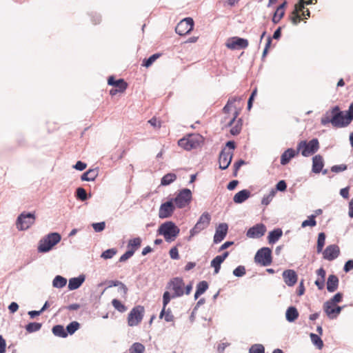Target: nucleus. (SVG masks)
Listing matches in <instances>:
<instances>
[{
    "label": "nucleus",
    "instance_id": "13",
    "mask_svg": "<svg viewBox=\"0 0 353 353\" xmlns=\"http://www.w3.org/2000/svg\"><path fill=\"white\" fill-rule=\"evenodd\" d=\"M225 46L231 50L245 49L248 46V41L244 38L233 37L227 40Z\"/></svg>",
    "mask_w": 353,
    "mask_h": 353
},
{
    "label": "nucleus",
    "instance_id": "26",
    "mask_svg": "<svg viewBox=\"0 0 353 353\" xmlns=\"http://www.w3.org/2000/svg\"><path fill=\"white\" fill-rule=\"evenodd\" d=\"M251 195L250 190L247 189L238 192L233 197L235 203L240 204L245 201Z\"/></svg>",
    "mask_w": 353,
    "mask_h": 353
},
{
    "label": "nucleus",
    "instance_id": "58",
    "mask_svg": "<svg viewBox=\"0 0 353 353\" xmlns=\"http://www.w3.org/2000/svg\"><path fill=\"white\" fill-rule=\"evenodd\" d=\"M305 0H299V1L295 4L294 8L293 11L296 13H301V11L305 9Z\"/></svg>",
    "mask_w": 353,
    "mask_h": 353
},
{
    "label": "nucleus",
    "instance_id": "40",
    "mask_svg": "<svg viewBox=\"0 0 353 353\" xmlns=\"http://www.w3.org/2000/svg\"><path fill=\"white\" fill-rule=\"evenodd\" d=\"M223 261L218 256H215L211 261L210 265L214 268V274H216L219 272L221 263Z\"/></svg>",
    "mask_w": 353,
    "mask_h": 353
},
{
    "label": "nucleus",
    "instance_id": "17",
    "mask_svg": "<svg viewBox=\"0 0 353 353\" xmlns=\"http://www.w3.org/2000/svg\"><path fill=\"white\" fill-rule=\"evenodd\" d=\"M228 230V225L227 223H220L216 228L215 234L214 235L213 241L214 243L221 242L227 235Z\"/></svg>",
    "mask_w": 353,
    "mask_h": 353
},
{
    "label": "nucleus",
    "instance_id": "35",
    "mask_svg": "<svg viewBox=\"0 0 353 353\" xmlns=\"http://www.w3.org/2000/svg\"><path fill=\"white\" fill-rule=\"evenodd\" d=\"M42 327L41 323L31 322L26 325L25 329L28 333H33L39 331Z\"/></svg>",
    "mask_w": 353,
    "mask_h": 353
},
{
    "label": "nucleus",
    "instance_id": "28",
    "mask_svg": "<svg viewBox=\"0 0 353 353\" xmlns=\"http://www.w3.org/2000/svg\"><path fill=\"white\" fill-rule=\"evenodd\" d=\"M99 174L98 168L89 169L81 176V181H94Z\"/></svg>",
    "mask_w": 353,
    "mask_h": 353
},
{
    "label": "nucleus",
    "instance_id": "57",
    "mask_svg": "<svg viewBox=\"0 0 353 353\" xmlns=\"http://www.w3.org/2000/svg\"><path fill=\"white\" fill-rule=\"evenodd\" d=\"M347 166L345 164L335 165L331 167L330 170L332 172L339 173L346 170Z\"/></svg>",
    "mask_w": 353,
    "mask_h": 353
},
{
    "label": "nucleus",
    "instance_id": "64",
    "mask_svg": "<svg viewBox=\"0 0 353 353\" xmlns=\"http://www.w3.org/2000/svg\"><path fill=\"white\" fill-rule=\"evenodd\" d=\"M170 258L172 259H179V251L176 247H173L170 250L169 252Z\"/></svg>",
    "mask_w": 353,
    "mask_h": 353
},
{
    "label": "nucleus",
    "instance_id": "23",
    "mask_svg": "<svg viewBox=\"0 0 353 353\" xmlns=\"http://www.w3.org/2000/svg\"><path fill=\"white\" fill-rule=\"evenodd\" d=\"M298 154L299 152L297 149L294 150L292 148H288L281 156V164L283 165H287L290 160L295 157Z\"/></svg>",
    "mask_w": 353,
    "mask_h": 353
},
{
    "label": "nucleus",
    "instance_id": "14",
    "mask_svg": "<svg viewBox=\"0 0 353 353\" xmlns=\"http://www.w3.org/2000/svg\"><path fill=\"white\" fill-rule=\"evenodd\" d=\"M232 152H226L225 148H223L219 156V168L222 170H226L232 162Z\"/></svg>",
    "mask_w": 353,
    "mask_h": 353
},
{
    "label": "nucleus",
    "instance_id": "53",
    "mask_svg": "<svg viewBox=\"0 0 353 353\" xmlns=\"http://www.w3.org/2000/svg\"><path fill=\"white\" fill-rule=\"evenodd\" d=\"M208 283L205 281H200L196 285V290L202 294L208 289Z\"/></svg>",
    "mask_w": 353,
    "mask_h": 353
},
{
    "label": "nucleus",
    "instance_id": "10",
    "mask_svg": "<svg viewBox=\"0 0 353 353\" xmlns=\"http://www.w3.org/2000/svg\"><path fill=\"white\" fill-rule=\"evenodd\" d=\"M184 282L181 277H174L167 284V288L172 290L174 293L172 294V299L182 296L184 294Z\"/></svg>",
    "mask_w": 353,
    "mask_h": 353
},
{
    "label": "nucleus",
    "instance_id": "16",
    "mask_svg": "<svg viewBox=\"0 0 353 353\" xmlns=\"http://www.w3.org/2000/svg\"><path fill=\"white\" fill-rule=\"evenodd\" d=\"M323 258L332 261L336 259L340 254V249L337 245L333 244L326 247L323 252Z\"/></svg>",
    "mask_w": 353,
    "mask_h": 353
},
{
    "label": "nucleus",
    "instance_id": "4",
    "mask_svg": "<svg viewBox=\"0 0 353 353\" xmlns=\"http://www.w3.org/2000/svg\"><path fill=\"white\" fill-rule=\"evenodd\" d=\"M298 152H301L302 156L307 157L315 154L319 149V142L318 139L314 138L310 141H301L296 148Z\"/></svg>",
    "mask_w": 353,
    "mask_h": 353
},
{
    "label": "nucleus",
    "instance_id": "36",
    "mask_svg": "<svg viewBox=\"0 0 353 353\" xmlns=\"http://www.w3.org/2000/svg\"><path fill=\"white\" fill-rule=\"evenodd\" d=\"M145 346L139 342L134 343L129 348V353H144Z\"/></svg>",
    "mask_w": 353,
    "mask_h": 353
},
{
    "label": "nucleus",
    "instance_id": "32",
    "mask_svg": "<svg viewBox=\"0 0 353 353\" xmlns=\"http://www.w3.org/2000/svg\"><path fill=\"white\" fill-rule=\"evenodd\" d=\"M176 179V175L174 173H168L165 174L161 180V185H169Z\"/></svg>",
    "mask_w": 353,
    "mask_h": 353
},
{
    "label": "nucleus",
    "instance_id": "3",
    "mask_svg": "<svg viewBox=\"0 0 353 353\" xmlns=\"http://www.w3.org/2000/svg\"><path fill=\"white\" fill-rule=\"evenodd\" d=\"M157 232L158 234L163 236L167 242H172L179 235L180 229L173 221H169L161 224Z\"/></svg>",
    "mask_w": 353,
    "mask_h": 353
},
{
    "label": "nucleus",
    "instance_id": "19",
    "mask_svg": "<svg viewBox=\"0 0 353 353\" xmlns=\"http://www.w3.org/2000/svg\"><path fill=\"white\" fill-rule=\"evenodd\" d=\"M178 145L184 150L189 151L197 148L199 142L192 137H189L188 138L183 137L178 141Z\"/></svg>",
    "mask_w": 353,
    "mask_h": 353
},
{
    "label": "nucleus",
    "instance_id": "60",
    "mask_svg": "<svg viewBox=\"0 0 353 353\" xmlns=\"http://www.w3.org/2000/svg\"><path fill=\"white\" fill-rule=\"evenodd\" d=\"M90 16L92 23L94 25L99 24L101 21V15L97 12H92L90 13Z\"/></svg>",
    "mask_w": 353,
    "mask_h": 353
},
{
    "label": "nucleus",
    "instance_id": "7",
    "mask_svg": "<svg viewBox=\"0 0 353 353\" xmlns=\"http://www.w3.org/2000/svg\"><path fill=\"white\" fill-rule=\"evenodd\" d=\"M254 261L263 266H268L272 262V250L268 247L259 249L255 256Z\"/></svg>",
    "mask_w": 353,
    "mask_h": 353
},
{
    "label": "nucleus",
    "instance_id": "9",
    "mask_svg": "<svg viewBox=\"0 0 353 353\" xmlns=\"http://www.w3.org/2000/svg\"><path fill=\"white\" fill-rule=\"evenodd\" d=\"M210 220L211 216L208 212H205L203 213L198 219L195 225L190 230V235L189 236L188 240H190L192 236H195L196 234H199L201 231L206 228L210 224Z\"/></svg>",
    "mask_w": 353,
    "mask_h": 353
},
{
    "label": "nucleus",
    "instance_id": "25",
    "mask_svg": "<svg viewBox=\"0 0 353 353\" xmlns=\"http://www.w3.org/2000/svg\"><path fill=\"white\" fill-rule=\"evenodd\" d=\"M339 280L335 274H330L328 276L327 280V290L329 292H335L339 287Z\"/></svg>",
    "mask_w": 353,
    "mask_h": 353
},
{
    "label": "nucleus",
    "instance_id": "49",
    "mask_svg": "<svg viewBox=\"0 0 353 353\" xmlns=\"http://www.w3.org/2000/svg\"><path fill=\"white\" fill-rule=\"evenodd\" d=\"M249 353H265V347L262 344H254L250 347Z\"/></svg>",
    "mask_w": 353,
    "mask_h": 353
},
{
    "label": "nucleus",
    "instance_id": "29",
    "mask_svg": "<svg viewBox=\"0 0 353 353\" xmlns=\"http://www.w3.org/2000/svg\"><path fill=\"white\" fill-rule=\"evenodd\" d=\"M283 235V231L281 228H275L270 231L268 236V243L270 244H274Z\"/></svg>",
    "mask_w": 353,
    "mask_h": 353
},
{
    "label": "nucleus",
    "instance_id": "21",
    "mask_svg": "<svg viewBox=\"0 0 353 353\" xmlns=\"http://www.w3.org/2000/svg\"><path fill=\"white\" fill-rule=\"evenodd\" d=\"M108 84L112 85L114 88H117V90L120 93L123 92L127 87L128 84L123 79H115L113 76H110L108 79Z\"/></svg>",
    "mask_w": 353,
    "mask_h": 353
},
{
    "label": "nucleus",
    "instance_id": "42",
    "mask_svg": "<svg viewBox=\"0 0 353 353\" xmlns=\"http://www.w3.org/2000/svg\"><path fill=\"white\" fill-rule=\"evenodd\" d=\"M141 239L140 237H135L130 239L128 243V248H130V250H134V252L141 246Z\"/></svg>",
    "mask_w": 353,
    "mask_h": 353
},
{
    "label": "nucleus",
    "instance_id": "55",
    "mask_svg": "<svg viewBox=\"0 0 353 353\" xmlns=\"http://www.w3.org/2000/svg\"><path fill=\"white\" fill-rule=\"evenodd\" d=\"M134 250L128 249L123 254H122L120 256L119 261L124 262V261H127L128 259H129L130 257H132L134 255Z\"/></svg>",
    "mask_w": 353,
    "mask_h": 353
},
{
    "label": "nucleus",
    "instance_id": "54",
    "mask_svg": "<svg viewBox=\"0 0 353 353\" xmlns=\"http://www.w3.org/2000/svg\"><path fill=\"white\" fill-rule=\"evenodd\" d=\"M92 227L96 232H101L104 230L105 228V222L101 221L98 223H93Z\"/></svg>",
    "mask_w": 353,
    "mask_h": 353
},
{
    "label": "nucleus",
    "instance_id": "50",
    "mask_svg": "<svg viewBox=\"0 0 353 353\" xmlns=\"http://www.w3.org/2000/svg\"><path fill=\"white\" fill-rule=\"evenodd\" d=\"M290 20L294 26H297L301 21V13L296 12L295 13L294 11L291 12L290 15Z\"/></svg>",
    "mask_w": 353,
    "mask_h": 353
},
{
    "label": "nucleus",
    "instance_id": "1",
    "mask_svg": "<svg viewBox=\"0 0 353 353\" xmlns=\"http://www.w3.org/2000/svg\"><path fill=\"white\" fill-rule=\"evenodd\" d=\"M331 123L336 128H345L350 125L347 121L346 115L344 112L341 110L338 105L332 107L330 110L325 112V113L321 118V124L325 126Z\"/></svg>",
    "mask_w": 353,
    "mask_h": 353
},
{
    "label": "nucleus",
    "instance_id": "44",
    "mask_svg": "<svg viewBox=\"0 0 353 353\" xmlns=\"http://www.w3.org/2000/svg\"><path fill=\"white\" fill-rule=\"evenodd\" d=\"M316 214H311L308 216V219L303 221L301 223L302 228H305L307 226L314 227L316 225Z\"/></svg>",
    "mask_w": 353,
    "mask_h": 353
},
{
    "label": "nucleus",
    "instance_id": "45",
    "mask_svg": "<svg viewBox=\"0 0 353 353\" xmlns=\"http://www.w3.org/2000/svg\"><path fill=\"white\" fill-rule=\"evenodd\" d=\"M112 306L119 312H125L127 310V307L118 299H114L112 301Z\"/></svg>",
    "mask_w": 353,
    "mask_h": 353
},
{
    "label": "nucleus",
    "instance_id": "56",
    "mask_svg": "<svg viewBox=\"0 0 353 353\" xmlns=\"http://www.w3.org/2000/svg\"><path fill=\"white\" fill-rule=\"evenodd\" d=\"M286 189H287V183H286L285 181L281 180L276 183L275 189H274V190H276V192L277 191L285 192L286 190Z\"/></svg>",
    "mask_w": 353,
    "mask_h": 353
},
{
    "label": "nucleus",
    "instance_id": "46",
    "mask_svg": "<svg viewBox=\"0 0 353 353\" xmlns=\"http://www.w3.org/2000/svg\"><path fill=\"white\" fill-rule=\"evenodd\" d=\"M343 294L341 292H337L335 294L332 298H331L329 301H326L325 303H328V305H335L339 303H341L343 300Z\"/></svg>",
    "mask_w": 353,
    "mask_h": 353
},
{
    "label": "nucleus",
    "instance_id": "18",
    "mask_svg": "<svg viewBox=\"0 0 353 353\" xmlns=\"http://www.w3.org/2000/svg\"><path fill=\"white\" fill-rule=\"evenodd\" d=\"M344 306L332 305L328 303L323 304V310L330 319H336L341 313Z\"/></svg>",
    "mask_w": 353,
    "mask_h": 353
},
{
    "label": "nucleus",
    "instance_id": "15",
    "mask_svg": "<svg viewBox=\"0 0 353 353\" xmlns=\"http://www.w3.org/2000/svg\"><path fill=\"white\" fill-rule=\"evenodd\" d=\"M265 225L263 223H257L248 230L246 236L252 239H259L265 234Z\"/></svg>",
    "mask_w": 353,
    "mask_h": 353
},
{
    "label": "nucleus",
    "instance_id": "48",
    "mask_svg": "<svg viewBox=\"0 0 353 353\" xmlns=\"http://www.w3.org/2000/svg\"><path fill=\"white\" fill-rule=\"evenodd\" d=\"M241 126H242V119H239L236 123L230 129V134L233 136L238 135L241 130Z\"/></svg>",
    "mask_w": 353,
    "mask_h": 353
},
{
    "label": "nucleus",
    "instance_id": "47",
    "mask_svg": "<svg viewBox=\"0 0 353 353\" xmlns=\"http://www.w3.org/2000/svg\"><path fill=\"white\" fill-rule=\"evenodd\" d=\"M276 194V190H271L270 193L267 195H264L262 200H261V204L264 205H268L270 204V203L272 201L273 198L274 197Z\"/></svg>",
    "mask_w": 353,
    "mask_h": 353
},
{
    "label": "nucleus",
    "instance_id": "22",
    "mask_svg": "<svg viewBox=\"0 0 353 353\" xmlns=\"http://www.w3.org/2000/svg\"><path fill=\"white\" fill-rule=\"evenodd\" d=\"M325 165L324 159L321 154H316L312 157V172L314 174H319Z\"/></svg>",
    "mask_w": 353,
    "mask_h": 353
},
{
    "label": "nucleus",
    "instance_id": "24",
    "mask_svg": "<svg viewBox=\"0 0 353 353\" xmlns=\"http://www.w3.org/2000/svg\"><path fill=\"white\" fill-rule=\"evenodd\" d=\"M85 279L84 274H80L77 277H73L69 279L68 288L70 290H74L79 288Z\"/></svg>",
    "mask_w": 353,
    "mask_h": 353
},
{
    "label": "nucleus",
    "instance_id": "43",
    "mask_svg": "<svg viewBox=\"0 0 353 353\" xmlns=\"http://www.w3.org/2000/svg\"><path fill=\"white\" fill-rule=\"evenodd\" d=\"M160 56L161 54L159 53L153 54L148 58L143 59L141 65L146 68L150 67Z\"/></svg>",
    "mask_w": 353,
    "mask_h": 353
},
{
    "label": "nucleus",
    "instance_id": "38",
    "mask_svg": "<svg viewBox=\"0 0 353 353\" xmlns=\"http://www.w3.org/2000/svg\"><path fill=\"white\" fill-rule=\"evenodd\" d=\"M80 327V324L77 321H72L69 324L67 325L65 327V332L68 333V335H72Z\"/></svg>",
    "mask_w": 353,
    "mask_h": 353
},
{
    "label": "nucleus",
    "instance_id": "27",
    "mask_svg": "<svg viewBox=\"0 0 353 353\" xmlns=\"http://www.w3.org/2000/svg\"><path fill=\"white\" fill-rule=\"evenodd\" d=\"M287 3V1H285L283 3L280 4L279 6L276 8L272 19V21L274 24L278 23L280 21V20L283 17L285 14L284 8L286 6Z\"/></svg>",
    "mask_w": 353,
    "mask_h": 353
},
{
    "label": "nucleus",
    "instance_id": "61",
    "mask_svg": "<svg viewBox=\"0 0 353 353\" xmlns=\"http://www.w3.org/2000/svg\"><path fill=\"white\" fill-rule=\"evenodd\" d=\"M345 115L347 121H348L349 123L350 124L353 120V102L350 105L348 110L345 111Z\"/></svg>",
    "mask_w": 353,
    "mask_h": 353
},
{
    "label": "nucleus",
    "instance_id": "39",
    "mask_svg": "<svg viewBox=\"0 0 353 353\" xmlns=\"http://www.w3.org/2000/svg\"><path fill=\"white\" fill-rule=\"evenodd\" d=\"M108 288L120 287V288H123V294H127L128 290V288L121 281H119L117 280H110V281H108Z\"/></svg>",
    "mask_w": 353,
    "mask_h": 353
},
{
    "label": "nucleus",
    "instance_id": "33",
    "mask_svg": "<svg viewBox=\"0 0 353 353\" xmlns=\"http://www.w3.org/2000/svg\"><path fill=\"white\" fill-rule=\"evenodd\" d=\"M67 284V279L60 275H57L52 281V286L56 288H62Z\"/></svg>",
    "mask_w": 353,
    "mask_h": 353
},
{
    "label": "nucleus",
    "instance_id": "34",
    "mask_svg": "<svg viewBox=\"0 0 353 353\" xmlns=\"http://www.w3.org/2000/svg\"><path fill=\"white\" fill-rule=\"evenodd\" d=\"M325 234L324 232H320L318 234L317 244H316V252L320 253L323 251V248L325 243Z\"/></svg>",
    "mask_w": 353,
    "mask_h": 353
},
{
    "label": "nucleus",
    "instance_id": "20",
    "mask_svg": "<svg viewBox=\"0 0 353 353\" xmlns=\"http://www.w3.org/2000/svg\"><path fill=\"white\" fill-rule=\"evenodd\" d=\"M282 276L284 282L289 287L294 285L298 279V276L294 270L289 269L284 270Z\"/></svg>",
    "mask_w": 353,
    "mask_h": 353
},
{
    "label": "nucleus",
    "instance_id": "5",
    "mask_svg": "<svg viewBox=\"0 0 353 353\" xmlns=\"http://www.w3.org/2000/svg\"><path fill=\"white\" fill-rule=\"evenodd\" d=\"M34 220L35 214L34 212H23L17 217V228L19 230H28L34 223Z\"/></svg>",
    "mask_w": 353,
    "mask_h": 353
},
{
    "label": "nucleus",
    "instance_id": "2",
    "mask_svg": "<svg viewBox=\"0 0 353 353\" xmlns=\"http://www.w3.org/2000/svg\"><path fill=\"white\" fill-rule=\"evenodd\" d=\"M61 240V236L58 232H51L42 238L37 247L38 252L47 253Z\"/></svg>",
    "mask_w": 353,
    "mask_h": 353
},
{
    "label": "nucleus",
    "instance_id": "31",
    "mask_svg": "<svg viewBox=\"0 0 353 353\" xmlns=\"http://www.w3.org/2000/svg\"><path fill=\"white\" fill-rule=\"evenodd\" d=\"M52 332L56 336L61 338H66L68 333L65 332V328L62 325H56L52 327Z\"/></svg>",
    "mask_w": 353,
    "mask_h": 353
},
{
    "label": "nucleus",
    "instance_id": "51",
    "mask_svg": "<svg viewBox=\"0 0 353 353\" xmlns=\"http://www.w3.org/2000/svg\"><path fill=\"white\" fill-rule=\"evenodd\" d=\"M117 254L115 248H110L102 252L101 256L104 259H112Z\"/></svg>",
    "mask_w": 353,
    "mask_h": 353
},
{
    "label": "nucleus",
    "instance_id": "30",
    "mask_svg": "<svg viewBox=\"0 0 353 353\" xmlns=\"http://www.w3.org/2000/svg\"><path fill=\"white\" fill-rule=\"evenodd\" d=\"M299 317V312L296 307L294 306H290L285 312V319L286 320L292 323L294 322Z\"/></svg>",
    "mask_w": 353,
    "mask_h": 353
},
{
    "label": "nucleus",
    "instance_id": "11",
    "mask_svg": "<svg viewBox=\"0 0 353 353\" xmlns=\"http://www.w3.org/2000/svg\"><path fill=\"white\" fill-rule=\"evenodd\" d=\"M194 25V22L192 18H184L176 25L175 32L180 36L185 35L193 30Z\"/></svg>",
    "mask_w": 353,
    "mask_h": 353
},
{
    "label": "nucleus",
    "instance_id": "6",
    "mask_svg": "<svg viewBox=\"0 0 353 353\" xmlns=\"http://www.w3.org/2000/svg\"><path fill=\"white\" fill-rule=\"evenodd\" d=\"M145 309L142 305L134 307L128 316V325L130 327L138 325L144 316Z\"/></svg>",
    "mask_w": 353,
    "mask_h": 353
},
{
    "label": "nucleus",
    "instance_id": "52",
    "mask_svg": "<svg viewBox=\"0 0 353 353\" xmlns=\"http://www.w3.org/2000/svg\"><path fill=\"white\" fill-rule=\"evenodd\" d=\"M232 273L236 277H242L246 273L245 268L243 265H239L233 270Z\"/></svg>",
    "mask_w": 353,
    "mask_h": 353
},
{
    "label": "nucleus",
    "instance_id": "12",
    "mask_svg": "<svg viewBox=\"0 0 353 353\" xmlns=\"http://www.w3.org/2000/svg\"><path fill=\"white\" fill-rule=\"evenodd\" d=\"M176 205L172 199L161 203L159 210V217L162 219L170 217L173 214Z\"/></svg>",
    "mask_w": 353,
    "mask_h": 353
},
{
    "label": "nucleus",
    "instance_id": "63",
    "mask_svg": "<svg viewBox=\"0 0 353 353\" xmlns=\"http://www.w3.org/2000/svg\"><path fill=\"white\" fill-rule=\"evenodd\" d=\"M352 270H353V259L347 260L343 266V271L345 273L350 272Z\"/></svg>",
    "mask_w": 353,
    "mask_h": 353
},
{
    "label": "nucleus",
    "instance_id": "62",
    "mask_svg": "<svg viewBox=\"0 0 353 353\" xmlns=\"http://www.w3.org/2000/svg\"><path fill=\"white\" fill-rule=\"evenodd\" d=\"M171 299H172V297L170 293L168 291H165L163 294V307H166Z\"/></svg>",
    "mask_w": 353,
    "mask_h": 353
},
{
    "label": "nucleus",
    "instance_id": "59",
    "mask_svg": "<svg viewBox=\"0 0 353 353\" xmlns=\"http://www.w3.org/2000/svg\"><path fill=\"white\" fill-rule=\"evenodd\" d=\"M256 93H257V89L256 88H254L252 91V93L248 99V106H247V108L248 110H250L252 107V105H253V101L254 100V97H256Z\"/></svg>",
    "mask_w": 353,
    "mask_h": 353
},
{
    "label": "nucleus",
    "instance_id": "37",
    "mask_svg": "<svg viewBox=\"0 0 353 353\" xmlns=\"http://www.w3.org/2000/svg\"><path fill=\"white\" fill-rule=\"evenodd\" d=\"M91 195H88L84 188L79 187L76 190V197L78 200L81 201H86Z\"/></svg>",
    "mask_w": 353,
    "mask_h": 353
},
{
    "label": "nucleus",
    "instance_id": "41",
    "mask_svg": "<svg viewBox=\"0 0 353 353\" xmlns=\"http://www.w3.org/2000/svg\"><path fill=\"white\" fill-rule=\"evenodd\" d=\"M310 336L312 343L315 346H316L318 349H319V350L322 349V347L323 346V342L322 339H321V337L318 334H314V333H311L310 334Z\"/></svg>",
    "mask_w": 353,
    "mask_h": 353
},
{
    "label": "nucleus",
    "instance_id": "8",
    "mask_svg": "<svg viewBox=\"0 0 353 353\" xmlns=\"http://www.w3.org/2000/svg\"><path fill=\"white\" fill-rule=\"evenodd\" d=\"M192 199V192L188 188H183L172 199L173 202L178 208H183L189 205Z\"/></svg>",
    "mask_w": 353,
    "mask_h": 353
}]
</instances>
